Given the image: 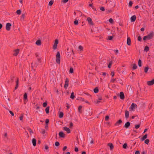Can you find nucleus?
I'll use <instances>...</instances> for the list:
<instances>
[{
    "mask_svg": "<svg viewBox=\"0 0 154 154\" xmlns=\"http://www.w3.org/2000/svg\"><path fill=\"white\" fill-rule=\"evenodd\" d=\"M59 135L60 137L62 138H64L65 137V134L62 131L59 132Z\"/></svg>",
    "mask_w": 154,
    "mask_h": 154,
    "instance_id": "nucleus-10",
    "label": "nucleus"
},
{
    "mask_svg": "<svg viewBox=\"0 0 154 154\" xmlns=\"http://www.w3.org/2000/svg\"><path fill=\"white\" fill-rule=\"evenodd\" d=\"M57 45L55 44L54 45L53 48V49L55 50L56 49L57 47Z\"/></svg>",
    "mask_w": 154,
    "mask_h": 154,
    "instance_id": "nucleus-45",
    "label": "nucleus"
},
{
    "mask_svg": "<svg viewBox=\"0 0 154 154\" xmlns=\"http://www.w3.org/2000/svg\"><path fill=\"white\" fill-rule=\"evenodd\" d=\"M112 64V61H111L109 62L108 65V67L109 68H110L111 67V66Z\"/></svg>",
    "mask_w": 154,
    "mask_h": 154,
    "instance_id": "nucleus-32",
    "label": "nucleus"
},
{
    "mask_svg": "<svg viewBox=\"0 0 154 154\" xmlns=\"http://www.w3.org/2000/svg\"><path fill=\"white\" fill-rule=\"evenodd\" d=\"M78 148L77 147H76L75 148V151L76 152H77L78 151Z\"/></svg>",
    "mask_w": 154,
    "mask_h": 154,
    "instance_id": "nucleus-62",
    "label": "nucleus"
},
{
    "mask_svg": "<svg viewBox=\"0 0 154 154\" xmlns=\"http://www.w3.org/2000/svg\"><path fill=\"white\" fill-rule=\"evenodd\" d=\"M154 84V79L150 81H148L147 82V84L151 86L152 85Z\"/></svg>",
    "mask_w": 154,
    "mask_h": 154,
    "instance_id": "nucleus-7",
    "label": "nucleus"
},
{
    "mask_svg": "<svg viewBox=\"0 0 154 154\" xmlns=\"http://www.w3.org/2000/svg\"><path fill=\"white\" fill-rule=\"evenodd\" d=\"M38 64V63H37L36 62H35V63H34L33 62H32V66L36 67L37 66Z\"/></svg>",
    "mask_w": 154,
    "mask_h": 154,
    "instance_id": "nucleus-24",
    "label": "nucleus"
},
{
    "mask_svg": "<svg viewBox=\"0 0 154 154\" xmlns=\"http://www.w3.org/2000/svg\"><path fill=\"white\" fill-rule=\"evenodd\" d=\"M136 16L134 15L132 16L131 18V22H134L136 20Z\"/></svg>",
    "mask_w": 154,
    "mask_h": 154,
    "instance_id": "nucleus-12",
    "label": "nucleus"
},
{
    "mask_svg": "<svg viewBox=\"0 0 154 154\" xmlns=\"http://www.w3.org/2000/svg\"><path fill=\"white\" fill-rule=\"evenodd\" d=\"M35 44H36V45H40L41 44V40H37L36 41V42H35Z\"/></svg>",
    "mask_w": 154,
    "mask_h": 154,
    "instance_id": "nucleus-23",
    "label": "nucleus"
},
{
    "mask_svg": "<svg viewBox=\"0 0 154 154\" xmlns=\"http://www.w3.org/2000/svg\"><path fill=\"white\" fill-rule=\"evenodd\" d=\"M129 116V113L128 111L127 110L125 111V117L126 119L128 118Z\"/></svg>",
    "mask_w": 154,
    "mask_h": 154,
    "instance_id": "nucleus-15",
    "label": "nucleus"
},
{
    "mask_svg": "<svg viewBox=\"0 0 154 154\" xmlns=\"http://www.w3.org/2000/svg\"><path fill=\"white\" fill-rule=\"evenodd\" d=\"M109 21L111 24H112L113 23L114 21L112 18H110L109 20Z\"/></svg>",
    "mask_w": 154,
    "mask_h": 154,
    "instance_id": "nucleus-31",
    "label": "nucleus"
},
{
    "mask_svg": "<svg viewBox=\"0 0 154 154\" xmlns=\"http://www.w3.org/2000/svg\"><path fill=\"white\" fill-rule=\"evenodd\" d=\"M11 23H8L6 24V29L7 31H9L11 29Z\"/></svg>",
    "mask_w": 154,
    "mask_h": 154,
    "instance_id": "nucleus-5",
    "label": "nucleus"
},
{
    "mask_svg": "<svg viewBox=\"0 0 154 154\" xmlns=\"http://www.w3.org/2000/svg\"><path fill=\"white\" fill-rule=\"evenodd\" d=\"M138 40L139 41H141L142 40V38L140 36H139L138 37Z\"/></svg>",
    "mask_w": 154,
    "mask_h": 154,
    "instance_id": "nucleus-49",
    "label": "nucleus"
},
{
    "mask_svg": "<svg viewBox=\"0 0 154 154\" xmlns=\"http://www.w3.org/2000/svg\"><path fill=\"white\" fill-rule=\"evenodd\" d=\"M78 21L77 20H75L74 22V24L77 25L78 24Z\"/></svg>",
    "mask_w": 154,
    "mask_h": 154,
    "instance_id": "nucleus-44",
    "label": "nucleus"
},
{
    "mask_svg": "<svg viewBox=\"0 0 154 154\" xmlns=\"http://www.w3.org/2000/svg\"><path fill=\"white\" fill-rule=\"evenodd\" d=\"M115 52L116 54H117L119 53V51L118 50H116L115 51Z\"/></svg>",
    "mask_w": 154,
    "mask_h": 154,
    "instance_id": "nucleus-63",
    "label": "nucleus"
},
{
    "mask_svg": "<svg viewBox=\"0 0 154 154\" xmlns=\"http://www.w3.org/2000/svg\"><path fill=\"white\" fill-rule=\"evenodd\" d=\"M113 38V36H109L108 37V38L107 39L109 40H112Z\"/></svg>",
    "mask_w": 154,
    "mask_h": 154,
    "instance_id": "nucleus-35",
    "label": "nucleus"
},
{
    "mask_svg": "<svg viewBox=\"0 0 154 154\" xmlns=\"http://www.w3.org/2000/svg\"><path fill=\"white\" fill-rule=\"evenodd\" d=\"M135 154H140V152L139 151H137L135 152Z\"/></svg>",
    "mask_w": 154,
    "mask_h": 154,
    "instance_id": "nucleus-64",
    "label": "nucleus"
},
{
    "mask_svg": "<svg viewBox=\"0 0 154 154\" xmlns=\"http://www.w3.org/2000/svg\"><path fill=\"white\" fill-rule=\"evenodd\" d=\"M122 122V120L121 119H119L115 124V125L118 126L120 125Z\"/></svg>",
    "mask_w": 154,
    "mask_h": 154,
    "instance_id": "nucleus-11",
    "label": "nucleus"
},
{
    "mask_svg": "<svg viewBox=\"0 0 154 154\" xmlns=\"http://www.w3.org/2000/svg\"><path fill=\"white\" fill-rule=\"evenodd\" d=\"M73 126V123L72 122H71L69 124V128H71Z\"/></svg>",
    "mask_w": 154,
    "mask_h": 154,
    "instance_id": "nucleus-54",
    "label": "nucleus"
},
{
    "mask_svg": "<svg viewBox=\"0 0 154 154\" xmlns=\"http://www.w3.org/2000/svg\"><path fill=\"white\" fill-rule=\"evenodd\" d=\"M140 124H139L135 125V127L136 129H138L140 127Z\"/></svg>",
    "mask_w": 154,
    "mask_h": 154,
    "instance_id": "nucleus-46",
    "label": "nucleus"
},
{
    "mask_svg": "<svg viewBox=\"0 0 154 154\" xmlns=\"http://www.w3.org/2000/svg\"><path fill=\"white\" fill-rule=\"evenodd\" d=\"M63 116V113L62 112H60V113L59 117L60 118H62Z\"/></svg>",
    "mask_w": 154,
    "mask_h": 154,
    "instance_id": "nucleus-29",
    "label": "nucleus"
},
{
    "mask_svg": "<svg viewBox=\"0 0 154 154\" xmlns=\"http://www.w3.org/2000/svg\"><path fill=\"white\" fill-rule=\"evenodd\" d=\"M49 122V120L48 119H46L45 120V123H46V125H45V127H46V126H47V125H48V123Z\"/></svg>",
    "mask_w": 154,
    "mask_h": 154,
    "instance_id": "nucleus-33",
    "label": "nucleus"
},
{
    "mask_svg": "<svg viewBox=\"0 0 154 154\" xmlns=\"http://www.w3.org/2000/svg\"><path fill=\"white\" fill-rule=\"evenodd\" d=\"M63 130L66 131L67 133H70L71 132L70 129L66 127H64L63 128Z\"/></svg>",
    "mask_w": 154,
    "mask_h": 154,
    "instance_id": "nucleus-8",
    "label": "nucleus"
},
{
    "mask_svg": "<svg viewBox=\"0 0 154 154\" xmlns=\"http://www.w3.org/2000/svg\"><path fill=\"white\" fill-rule=\"evenodd\" d=\"M153 36L154 33L153 32H152L147 36H144L143 38V40L145 41L146 40H150L153 37Z\"/></svg>",
    "mask_w": 154,
    "mask_h": 154,
    "instance_id": "nucleus-1",
    "label": "nucleus"
},
{
    "mask_svg": "<svg viewBox=\"0 0 154 154\" xmlns=\"http://www.w3.org/2000/svg\"><path fill=\"white\" fill-rule=\"evenodd\" d=\"M149 69V68L148 66H147L146 67H145L144 69V72L145 73H146L147 72Z\"/></svg>",
    "mask_w": 154,
    "mask_h": 154,
    "instance_id": "nucleus-38",
    "label": "nucleus"
},
{
    "mask_svg": "<svg viewBox=\"0 0 154 154\" xmlns=\"http://www.w3.org/2000/svg\"><path fill=\"white\" fill-rule=\"evenodd\" d=\"M32 142L33 145L34 146H35L36 145V140L35 138H33L32 139Z\"/></svg>",
    "mask_w": 154,
    "mask_h": 154,
    "instance_id": "nucleus-20",
    "label": "nucleus"
},
{
    "mask_svg": "<svg viewBox=\"0 0 154 154\" xmlns=\"http://www.w3.org/2000/svg\"><path fill=\"white\" fill-rule=\"evenodd\" d=\"M149 47L147 46H146L145 47L144 50L146 52H147L149 51Z\"/></svg>",
    "mask_w": 154,
    "mask_h": 154,
    "instance_id": "nucleus-30",
    "label": "nucleus"
},
{
    "mask_svg": "<svg viewBox=\"0 0 154 154\" xmlns=\"http://www.w3.org/2000/svg\"><path fill=\"white\" fill-rule=\"evenodd\" d=\"M49 109H50V107L49 106H48L45 109L46 113L47 114H48L49 112Z\"/></svg>",
    "mask_w": 154,
    "mask_h": 154,
    "instance_id": "nucleus-22",
    "label": "nucleus"
},
{
    "mask_svg": "<svg viewBox=\"0 0 154 154\" xmlns=\"http://www.w3.org/2000/svg\"><path fill=\"white\" fill-rule=\"evenodd\" d=\"M137 105L136 104H134V103H132L131 106L130 108L131 109H133L135 107H137Z\"/></svg>",
    "mask_w": 154,
    "mask_h": 154,
    "instance_id": "nucleus-17",
    "label": "nucleus"
},
{
    "mask_svg": "<svg viewBox=\"0 0 154 154\" xmlns=\"http://www.w3.org/2000/svg\"><path fill=\"white\" fill-rule=\"evenodd\" d=\"M147 137V134H146L141 139V141H143L146 139Z\"/></svg>",
    "mask_w": 154,
    "mask_h": 154,
    "instance_id": "nucleus-21",
    "label": "nucleus"
},
{
    "mask_svg": "<svg viewBox=\"0 0 154 154\" xmlns=\"http://www.w3.org/2000/svg\"><path fill=\"white\" fill-rule=\"evenodd\" d=\"M49 148V147L47 145H45V149H48Z\"/></svg>",
    "mask_w": 154,
    "mask_h": 154,
    "instance_id": "nucleus-61",
    "label": "nucleus"
},
{
    "mask_svg": "<svg viewBox=\"0 0 154 154\" xmlns=\"http://www.w3.org/2000/svg\"><path fill=\"white\" fill-rule=\"evenodd\" d=\"M14 53L13 54V55L14 56H16L18 55V53H19V49H17L15 50L14 51Z\"/></svg>",
    "mask_w": 154,
    "mask_h": 154,
    "instance_id": "nucleus-6",
    "label": "nucleus"
},
{
    "mask_svg": "<svg viewBox=\"0 0 154 154\" xmlns=\"http://www.w3.org/2000/svg\"><path fill=\"white\" fill-rule=\"evenodd\" d=\"M54 3V1L53 0L50 1L49 3V5L50 6H51Z\"/></svg>",
    "mask_w": 154,
    "mask_h": 154,
    "instance_id": "nucleus-37",
    "label": "nucleus"
},
{
    "mask_svg": "<svg viewBox=\"0 0 154 154\" xmlns=\"http://www.w3.org/2000/svg\"><path fill=\"white\" fill-rule=\"evenodd\" d=\"M111 75L112 77L114 76L115 75L114 72L113 71L111 72Z\"/></svg>",
    "mask_w": 154,
    "mask_h": 154,
    "instance_id": "nucleus-52",
    "label": "nucleus"
},
{
    "mask_svg": "<svg viewBox=\"0 0 154 154\" xmlns=\"http://www.w3.org/2000/svg\"><path fill=\"white\" fill-rule=\"evenodd\" d=\"M75 96L74 95V93L72 92L71 93V96H70V98L72 99H73L74 98Z\"/></svg>",
    "mask_w": 154,
    "mask_h": 154,
    "instance_id": "nucleus-25",
    "label": "nucleus"
},
{
    "mask_svg": "<svg viewBox=\"0 0 154 154\" xmlns=\"http://www.w3.org/2000/svg\"><path fill=\"white\" fill-rule=\"evenodd\" d=\"M142 61L140 59H139L138 60V65L139 67H141L142 66Z\"/></svg>",
    "mask_w": 154,
    "mask_h": 154,
    "instance_id": "nucleus-27",
    "label": "nucleus"
},
{
    "mask_svg": "<svg viewBox=\"0 0 154 154\" xmlns=\"http://www.w3.org/2000/svg\"><path fill=\"white\" fill-rule=\"evenodd\" d=\"M60 145V143L58 142H56L55 143V146H59Z\"/></svg>",
    "mask_w": 154,
    "mask_h": 154,
    "instance_id": "nucleus-48",
    "label": "nucleus"
},
{
    "mask_svg": "<svg viewBox=\"0 0 154 154\" xmlns=\"http://www.w3.org/2000/svg\"><path fill=\"white\" fill-rule=\"evenodd\" d=\"M23 115H22L20 116V120L22 121L23 120Z\"/></svg>",
    "mask_w": 154,
    "mask_h": 154,
    "instance_id": "nucleus-59",
    "label": "nucleus"
},
{
    "mask_svg": "<svg viewBox=\"0 0 154 154\" xmlns=\"http://www.w3.org/2000/svg\"><path fill=\"white\" fill-rule=\"evenodd\" d=\"M9 112L11 114L12 116H14V113L11 111H9Z\"/></svg>",
    "mask_w": 154,
    "mask_h": 154,
    "instance_id": "nucleus-58",
    "label": "nucleus"
},
{
    "mask_svg": "<svg viewBox=\"0 0 154 154\" xmlns=\"http://www.w3.org/2000/svg\"><path fill=\"white\" fill-rule=\"evenodd\" d=\"M123 148L124 149H126L127 147V145L126 143H124L123 145Z\"/></svg>",
    "mask_w": 154,
    "mask_h": 154,
    "instance_id": "nucleus-34",
    "label": "nucleus"
},
{
    "mask_svg": "<svg viewBox=\"0 0 154 154\" xmlns=\"http://www.w3.org/2000/svg\"><path fill=\"white\" fill-rule=\"evenodd\" d=\"M58 40L57 39H56L55 41V43H54V44L57 45V44H58Z\"/></svg>",
    "mask_w": 154,
    "mask_h": 154,
    "instance_id": "nucleus-56",
    "label": "nucleus"
},
{
    "mask_svg": "<svg viewBox=\"0 0 154 154\" xmlns=\"http://www.w3.org/2000/svg\"><path fill=\"white\" fill-rule=\"evenodd\" d=\"M98 91L99 90L97 87L95 88L94 90V91L95 93H98Z\"/></svg>",
    "mask_w": 154,
    "mask_h": 154,
    "instance_id": "nucleus-26",
    "label": "nucleus"
},
{
    "mask_svg": "<svg viewBox=\"0 0 154 154\" xmlns=\"http://www.w3.org/2000/svg\"><path fill=\"white\" fill-rule=\"evenodd\" d=\"M24 17H25V14H23L22 15H21V20H24Z\"/></svg>",
    "mask_w": 154,
    "mask_h": 154,
    "instance_id": "nucleus-42",
    "label": "nucleus"
},
{
    "mask_svg": "<svg viewBox=\"0 0 154 154\" xmlns=\"http://www.w3.org/2000/svg\"><path fill=\"white\" fill-rule=\"evenodd\" d=\"M47 102L45 101V102H44L43 104V106L44 107H45L47 106Z\"/></svg>",
    "mask_w": 154,
    "mask_h": 154,
    "instance_id": "nucleus-39",
    "label": "nucleus"
},
{
    "mask_svg": "<svg viewBox=\"0 0 154 154\" xmlns=\"http://www.w3.org/2000/svg\"><path fill=\"white\" fill-rule=\"evenodd\" d=\"M82 106H80L79 107V108H78V111L80 112V113H81L82 112Z\"/></svg>",
    "mask_w": 154,
    "mask_h": 154,
    "instance_id": "nucleus-28",
    "label": "nucleus"
},
{
    "mask_svg": "<svg viewBox=\"0 0 154 154\" xmlns=\"http://www.w3.org/2000/svg\"><path fill=\"white\" fill-rule=\"evenodd\" d=\"M79 48L80 50V51H82L83 50V48L81 45H79Z\"/></svg>",
    "mask_w": 154,
    "mask_h": 154,
    "instance_id": "nucleus-51",
    "label": "nucleus"
},
{
    "mask_svg": "<svg viewBox=\"0 0 154 154\" xmlns=\"http://www.w3.org/2000/svg\"><path fill=\"white\" fill-rule=\"evenodd\" d=\"M67 147L66 146H64L63 149V151H64L65 150L67 149Z\"/></svg>",
    "mask_w": 154,
    "mask_h": 154,
    "instance_id": "nucleus-60",
    "label": "nucleus"
},
{
    "mask_svg": "<svg viewBox=\"0 0 154 154\" xmlns=\"http://www.w3.org/2000/svg\"><path fill=\"white\" fill-rule=\"evenodd\" d=\"M69 72L70 73H73V69L72 68H71L70 69Z\"/></svg>",
    "mask_w": 154,
    "mask_h": 154,
    "instance_id": "nucleus-47",
    "label": "nucleus"
},
{
    "mask_svg": "<svg viewBox=\"0 0 154 154\" xmlns=\"http://www.w3.org/2000/svg\"><path fill=\"white\" fill-rule=\"evenodd\" d=\"M18 84H19V79H17V81H16V85L14 88V90H16L17 89L18 86Z\"/></svg>",
    "mask_w": 154,
    "mask_h": 154,
    "instance_id": "nucleus-18",
    "label": "nucleus"
},
{
    "mask_svg": "<svg viewBox=\"0 0 154 154\" xmlns=\"http://www.w3.org/2000/svg\"><path fill=\"white\" fill-rule=\"evenodd\" d=\"M100 10L103 11H104L105 10V8L104 7H101L100 8Z\"/></svg>",
    "mask_w": 154,
    "mask_h": 154,
    "instance_id": "nucleus-50",
    "label": "nucleus"
},
{
    "mask_svg": "<svg viewBox=\"0 0 154 154\" xmlns=\"http://www.w3.org/2000/svg\"><path fill=\"white\" fill-rule=\"evenodd\" d=\"M119 97L121 99L123 100L125 98V96L123 92H121L120 93Z\"/></svg>",
    "mask_w": 154,
    "mask_h": 154,
    "instance_id": "nucleus-13",
    "label": "nucleus"
},
{
    "mask_svg": "<svg viewBox=\"0 0 154 154\" xmlns=\"http://www.w3.org/2000/svg\"><path fill=\"white\" fill-rule=\"evenodd\" d=\"M87 20L88 22V23L90 24H93V22L92 20V19L90 17H88L87 19Z\"/></svg>",
    "mask_w": 154,
    "mask_h": 154,
    "instance_id": "nucleus-16",
    "label": "nucleus"
},
{
    "mask_svg": "<svg viewBox=\"0 0 154 154\" xmlns=\"http://www.w3.org/2000/svg\"><path fill=\"white\" fill-rule=\"evenodd\" d=\"M27 94L26 93H25L23 97V100H24V104H26V103L28 100L27 98Z\"/></svg>",
    "mask_w": 154,
    "mask_h": 154,
    "instance_id": "nucleus-3",
    "label": "nucleus"
},
{
    "mask_svg": "<svg viewBox=\"0 0 154 154\" xmlns=\"http://www.w3.org/2000/svg\"><path fill=\"white\" fill-rule=\"evenodd\" d=\"M56 61L57 63L60 64V52L58 51L57 52L56 56Z\"/></svg>",
    "mask_w": 154,
    "mask_h": 154,
    "instance_id": "nucleus-2",
    "label": "nucleus"
},
{
    "mask_svg": "<svg viewBox=\"0 0 154 154\" xmlns=\"http://www.w3.org/2000/svg\"><path fill=\"white\" fill-rule=\"evenodd\" d=\"M127 43L128 45H130L131 44V40L130 37H128L127 38Z\"/></svg>",
    "mask_w": 154,
    "mask_h": 154,
    "instance_id": "nucleus-14",
    "label": "nucleus"
},
{
    "mask_svg": "<svg viewBox=\"0 0 154 154\" xmlns=\"http://www.w3.org/2000/svg\"><path fill=\"white\" fill-rule=\"evenodd\" d=\"M28 130L30 134H31L33 133V131H32L31 129L29 128L28 129Z\"/></svg>",
    "mask_w": 154,
    "mask_h": 154,
    "instance_id": "nucleus-53",
    "label": "nucleus"
},
{
    "mask_svg": "<svg viewBox=\"0 0 154 154\" xmlns=\"http://www.w3.org/2000/svg\"><path fill=\"white\" fill-rule=\"evenodd\" d=\"M109 119V116H106L105 118V120L106 121H108Z\"/></svg>",
    "mask_w": 154,
    "mask_h": 154,
    "instance_id": "nucleus-55",
    "label": "nucleus"
},
{
    "mask_svg": "<svg viewBox=\"0 0 154 154\" xmlns=\"http://www.w3.org/2000/svg\"><path fill=\"white\" fill-rule=\"evenodd\" d=\"M69 82V79L67 78H66L65 81V84L64 85V87L66 89L68 86Z\"/></svg>",
    "mask_w": 154,
    "mask_h": 154,
    "instance_id": "nucleus-4",
    "label": "nucleus"
},
{
    "mask_svg": "<svg viewBox=\"0 0 154 154\" xmlns=\"http://www.w3.org/2000/svg\"><path fill=\"white\" fill-rule=\"evenodd\" d=\"M133 2L131 1H130L129 3V6L130 7H131L133 5Z\"/></svg>",
    "mask_w": 154,
    "mask_h": 154,
    "instance_id": "nucleus-41",
    "label": "nucleus"
},
{
    "mask_svg": "<svg viewBox=\"0 0 154 154\" xmlns=\"http://www.w3.org/2000/svg\"><path fill=\"white\" fill-rule=\"evenodd\" d=\"M108 145L110 147V150H112L113 149L114 146L112 143H109Z\"/></svg>",
    "mask_w": 154,
    "mask_h": 154,
    "instance_id": "nucleus-19",
    "label": "nucleus"
},
{
    "mask_svg": "<svg viewBox=\"0 0 154 154\" xmlns=\"http://www.w3.org/2000/svg\"><path fill=\"white\" fill-rule=\"evenodd\" d=\"M130 125V123L129 122H127L125 124L124 127L126 128H128Z\"/></svg>",
    "mask_w": 154,
    "mask_h": 154,
    "instance_id": "nucleus-9",
    "label": "nucleus"
},
{
    "mask_svg": "<svg viewBox=\"0 0 154 154\" xmlns=\"http://www.w3.org/2000/svg\"><path fill=\"white\" fill-rule=\"evenodd\" d=\"M137 66L136 64H134L133 69H135L137 68Z\"/></svg>",
    "mask_w": 154,
    "mask_h": 154,
    "instance_id": "nucleus-36",
    "label": "nucleus"
},
{
    "mask_svg": "<svg viewBox=\"0 0 154 154\" xmlns=\"http://www.w3.org/2000/svg\"><path fill=\"white\" fill-rule=\"evenodd\" d=\"M149 142V140L148 139H146L145 141V143L148 144Z\"/></svg>",
    "mask_w": 154,
    "mask_h": 154,
    "instance_id": "nucleus-43",
    "label": "nucleus"
},
{
    "mask_svg": "<svg viewBox=\"0 0 154 154\" xmlns=\"http://www.w3.org/2000/svg\"><path fill=\"white\" fill-rule=\"evenodd\" d=\"M41 131L42 133L43 134H44L45 133V130L44 129H41Z\"/></svg>",
    "mask_w": 154,
    "mask_h": 154,
    "instance_id": "nucleus-40",
    "label": "nucleus"
},
{
    "mask_svg": "<svg viewBox=\"0 0 154 154\" xmlns=\"http://www.w3.org/2000/svg\"><path fill=\"white\" fill-rule=\"evenodd\" d=\"M116 80V79H112L111 80V82L114 83L115 82Z\"/></svg>",
    "mask_w": 154,
    "mask_h": 154,
    "instance_id": "nucleus-57",
    "label": "nucleus"
}]
</instances>
